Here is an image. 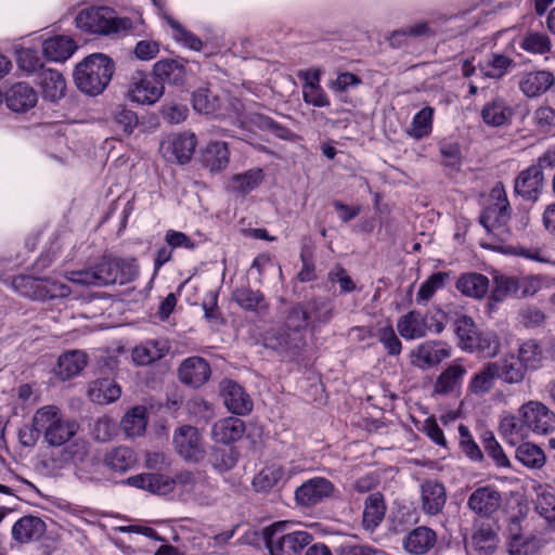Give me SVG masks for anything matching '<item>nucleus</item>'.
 Here are the masks:
<instances>
[{
    "instance_id": "obj_46",
    "label": "nucleus",
    "mask_w": 555,
    "mask_h": 555,
    "mask_svg": "<svg viewBox=\"0 0 555 555\" xmlns=\"http://www.w3.org/2000/svg\"><path fill=\"white\" fill-rule=\"evenodd\" d=\"M137 462L134 452L128 447H117L104 456V464L113 472L126 473Z\"/></svg>"
},
{
    "instance_id": "obj_56",
    "label": "nucleus",
    "mask_w": 555,
    "mask_h": 555,
    "mask_svg": "<svg viewBox=\"0 0 555 555\" xmlns=\"http://www.w3.org/2000/svg\"><path fill=\"white\" fill-rule=\"evenodd\" d=\"M434 34H435V31L430 28L428 23L417 22L413 25H409V26L402 27L398 30H395L391 34L390 42H391V44H400L406 38L431 36Z\"/></svg>"
},
{
    "instance_id": "obj_52",
    "label": "nucleus",
    "mask_w": 555,
    "mask_h": 555,
    "mask_svg": "<svg viewBox=\"0 0 555 555\" xmlns=\"http://www.w3.org/2000/svg\"><path fill=\"white\" fill-rule=\"evenodd\" d=\"M512 60L502 54H492L478 63L480 73L488 78L500 79L511 68Z\"/></svg>"
},
{
    "instance_id": "obj_5",
    "label": "nucleus",
    "mask_w": 555,
    "mask_h": 555,
    "mask_svg": "<svg viewBox=\"0 0 555 555\" xmlns=\"http://www.w3.org/2000/svg\"><path fill=\"white\" fill-rule=\"evenodd\" d=\"M76 26L89 34L104 36L125 35L132 29L128 17H118L114 10L107 7H92L81 10L76 18Z\"/></svg>"
},
{
    "instance_id": "obj_31",
    "label": "nucleus",
    "mask_w": 555,
    "mask_h": 555,
    "mask_svg": "<svg viewBox=\"0 0 555 555\" xmlns=\"http://www.w3.org/2000/svg\"><path fill=\"white\" fill-rule=\"evenodd\" d=\"M224 403L229 411L237 415L248 413L253 408V402L245 393L244 389L233 380L222 383Z\"/></svg>"
},
{
    "instance_id": "obj_17",
    "label": "nucleus",
    "mask_w": 555,
    "mask_h": 555,
    "mask_svg": "<svg viewBox=\"0 0 555 555\" xmlns=\"http://www.w3.org/2000/svg\"><path fill=\"white\" fill-rule=\"evenodd\" d=\"M502 496L494 486L475 489L467 500V507L479 517H491L501 506Z\"/></svg>"
},
{
    "instance_id": "obj_3",
    "label": "nucleus",
    "mask_w": 555,
    "mask_h": 555,
    "mask_svg": "<svg viewBox=\"0 0 555 555\" xmlns=\"http://www.w3.org/2000/svg\"><path fill=\"white\" fill-rule=\"evenodd\" d=\"M113 73V61L103 53H94L77 64L74 72L75 85L88 95H98L106 89Z\"/></svg>"
},
{
    "instance_id": "obj_30",
    "label": "nucleus",
    "mask_w": 555,
    "mask_h": 555,
    "mask_svg": "<svg viewBox=\"0 0 555 555\" xmlns=\"http://www.w3.org/2000/svg\"><path fill=\"white\" fill-rule=\"evenodd\" d=\"M77 50V44L73 38L65 35L51 37L43 41V55L53 62H64L68 60Z\"/></svg>"
},
{
    "instance_id": "obj_18",
    "label": "nucleus",
    "mask_w": 555,
    "mask_h": 555,
    "mask_svg": "<svg viewBox=\"0 0 555 555\" xmlns=\"http://www.w3.org/2000/svg\"><path fill=\"white\" fill-rule=\"evenodd\" d=\"M297 472L293 466L284 468L278 464L268 465L254 477L253 487L258 492H267L274 487L285 483Z\"/></svg>"
},
{
    "instance_id": "obj_43",
    "label": "nucleus",
    "mask_w": 555,
    "mask_h": 555,
    "mask_svg": "<svg viewBox=\"0 0 555 555\" xmlns=\"http://www.w3.org/2000/svg\"><path fill=\"white\" fill-rule=\"evenodd\" d=\"M465 374L466 369L462 364L453 362L437 377L434 386L435 392L446 395L453 391L461 384Z\"/></svg>"
},
{
    "instance_id": "obj_16",
    "label": "nucleus",
    "mask_w": 555,
    "mask_h": 555,
    "mask_svg": "<svg viewBox=\"0 0 555 555\" xmlns=\"http://www.w3.org/2000/svg\"><path fill=\"white\" fill-rule=\"evenodd\" d=\"M335 491V486L326 478L314 477L304 482L295 491V499L298 504L310 507L331 498Z\"/></svg>"
},
{
    "instance_id": "obj_25",
    "label": "nucleus",
    "mask_w": 555,
    "mask_h": 555,
    "mask_svg": "<svg viewBox=\"0 0 555 555\" xmlns=\"http://www.w3.org/2000/svg\"><path fill=\"white\" fill-rule=\"evenodd\" d=\"M46 530V522L41 518L24 516L13 525L11 533L15 542L27 544L39 540Z\"/></svg>"
},
{
    "instance_id": "obj_7",
    "label": "nucleus",
    "mask_w": 555,
    "mask_h": 555,
    "mask_svg": "<svg viewBox=\"0 0 555 555\" xmlns=\"http://www.w3.org/2000/svg\"><path fill=\"white\" fill-rule=\"evenodd\" d=\"M282 524L274 525L276 531ZM266 545L270 555H296L305 548V555H331L330 548L323 543H312V535L307 531H294L282 537H275V532L266 538Z\"/></svg>"
},
{
    "instance_id": "obj_24",
    "label": "nucleus",
    "mask_w": 555,
    "mask_h": 555,
    "mask_svg": "<svg viewBox=\"0 0 555 555\" xmlns=\"http://www.w3.org/2000/svg\"><path fill=\"white\" fill-rule=\"evenodd\" d=\"M555 81L553 73L548 70H532L524 73L518 81L520 91L528 98H535L545 93Z\"/></svg>"
},
{
    "instance_id": "obj_59",
    "label": "nucleus",
    "mask_w": 555,
    "mask_h": 555,
    "mask_svg": "<svg viewBox=\"0 0 555 555\" xmlns=\"http://www.w3.org/2000/svg\"><path fill=\"white\" fill-rule=\"evenodd\" d=\"M378 341L384 346L388 354L399 356L402 350V344L395 333L392 325L386 322L377 330Z\"/></svg>"
},
{
    "instance_id": "obj_14",
    "label": "nucleus",
    "mask_w": 555,
    "mask_h": 555,
    "mask_svg": "<svg viewBox=\"0 0 555 555\" xmlns=\"http://www.w3.org/2000/svg\"><path fill=\"white\" fill-rule=\"evenodd\" d=\"M196 147V138L193 133H171L167 135L159 146L163 157L171 163H188Z\"/></svg>"
},
{
    "instance_id": "obj_55",
    "label": "nucleus",
    "mask_w": 555,
    "mask_h": 555,
    "mask_svg": "<svg viewBox=\"0 0 555 555\" xmlns=\"http://www.w3.org/2000/svg\"><path fill=\"white\" fill-rule=\"evenodd\" d=\"M163 17L166 20L168 25L172 28L173 37L177 41L184 44L186 48L201 51L203 48V41L193 33L185 29L180 23L175 21L172 17L163 13Z\"/></svg>"
},
{
    "instance_id": "obj_20",
    "label": "nucleus",
    "mask_w": 555,
    "mask_h": 555,
    "mask_svg": "<svg viewBox=\"0 0 555 555\" xmlns=\"http://www.w3.org/2000/svg\"><path fill=\"white\" fill-rule=\"evenodd\" d=\"M211 371L208 362L201 357L185 359L179 367L180 380L191 387L197 388L210 377Z\"/></svg>"
},
{
    "instance_id": "obj_1",
    "label": "nucleus",
    "mask_w": 555,
    "mask_h": 555,
    "mask_svg": "<svg viewBox=\"0 0 555 555\" xmlns=\"http://www.w3.org/2000/svg\"><path fill=\"white\" fill-rule=\"evenodd\" d=\"M332 318L333 309L324 301L313 302L307 309L294 307L288 312L284 326L266 333L263 345L283 357L293 358L306 346V327L327 323Z\"/></svg>"
},
{
    "instance_id": "obj_19",
    "label": "nucleus",
    "mask_w": 555,
    "mask_h": 555,
    "mask_svg": "<svg viewBox=\"0 0 555 555\" xmlns=\"http://www.w3.org/2000/svg\"><path fill=\"white\" fill-rule=\"evenodd\" d=\"M177 486L191 494L195 500L204 501L211 493V485L207 475L202 470H184L176 476Z\"/></svg>"
},
{
    "instance_id": "obj_6",
    "label": "nucleus",
    "mask_w": 555,
    "mask_h": 555,
    "mask_svg": "<svg viewBox=\"0 0 555 555\" xmlns=\"http://www.w3.org/2000/svg\"><path fill=\"white\" fill-rule=\"evenodd\" d=\"M509 217V203L505 188L498 182L490 191L488 204L480 216V223L489 234L503 241L509 234L507 228Z\"/></svg>"
},
{
    "instance_id": "obj_54",
    "label": "nucleus",
    "mask_w": 555,
    "mask_h": 555,
    "mask_svg": "<svg viewBox=\"0 0 555 555\" xmlns=\"http://www.w3.org/2000/svg\"><path fill=\"white\" fill-rule=\"evenodd\" d=\"M516 459L528 468H541L545 464L543 450L534 443L524 442L516 449Z\"/></svg>"
},
{
    "instance_id": "obj_33",
    "label": "nucleus",
    "mask_w": 555,
    "mask_h": 555,
    "mask_svg": "<svg viewBox=\"0 0 555 555\" xmlns=\"http://www.w3.org/2000/svg\"><path fill=\"white\" fill-rule=\"evenodd\" d=\"M202 160L211 172L224 170L230 162V152L227 143L220 141L209 142L202 152Z\"/></svg>"
},
{
    "instance_id": "obj_58",
    "label": "nucleus",
    "mask_w": 555,
    "mask_h": 555,
    "mask_svg": "<svg viewBox=\"0 0 555 555\" xmlns=\"http://www.w3.org/2000/svg\"><path fill=\"white\" fill-rule=\"evenodd\" d=\"M102 463L99 457L87 455L76 468V476L82 481L100 480L102 477Z\"/></svg>"
},
{
    "instance_id": "obj_51",
    "label": "nucleus",
    "mask_w": 555,
    "mask_h": 555,
    "mask_svg": "<svg viewBox=\"0 0 555 555\" xmlns=\"http://www.w3.org/2000/svg\"><path fill=\"white\" fill-rule=\"evenodd\" d=\"M89 444L83 439L73 440L60 451V467L73 465L75 469L89 454Z\"/></svg>"
},
{
    "instance_id": "obj_40",
    "label": "nucleus",
    "mask_w": 555,
    "mask_h": 555,
    "mask_svg": "<svg viewBox=\"0 0 555 555\" xmlns=\"http://www.w3.org/2000/svg\"><path fill=\"white\" fill-rule=\"evenodd\" d=\"M39 79L46 98L51 101H57L64 96L66 81L60 72L51 68L43 69L39 75Z\"/></svg>"
},
{
    "instance_id": "obj_27",
    "label": "nucleus",
    "mask_w": 555,
    "mask_h": 555,
    "mask_svg": "<svg viewBox=\"0 0 555 555\" xmlns=\"http://www.w3.org/2000/svg\"><path fill=\"white\" fill-rule=\"evenodd\" d=\"M170 349L166 339H150L135 346L132 350V360L138 365H149L164 358Z\"/></svg>"
},
{
    "instance_id": "obj_61",
    "label": "nucleus",
    "mask_w": 555,
    "mask_h": 555,
    "mask_svg": "<svg viewBox=\"0 0 555 555\" xmlns=\"http://www.w3.org/2000/svg\"><path fill=\"white\" fill-rule=\"evenodd\" d=\"M238 452L234 448L217 449L211 457L212 466L220 473L231 470L237 464Z\"/></svg>"
},
{
    "instance_id": "obj_53",
    "label": "nucleus",
    "mask_w": 555,
    "mask_h": 555,
    "mask_svg": "<svg viewBox=\"0 0 555 555\" xmlns=\"http://www.w3.org/2000/svg\"><path fill=\"white\" fill-rule=\"evenodd\" d=\"M468 351H477L486 358H494L500 351V340L492 331H481L477 339L469 338Z\"/></svg>"
},
{
    "instance_id": "obj_50",
    "label": "nucleus",
    "mask_w": 555,
    "mask_h": 555,
    "mask_svg": "<svg viewBox=\"0 0 555 555\" xmlns=\"http://www.w3.org/2000/svg\"><path fill=\"white\" fill-rule=\"evenodd\" d=\"M263 180V172L260 168H253L243 173L232 176L230 189L240 194H247L255 190Z\"/></svg>"
},
{
    "instance_id": "obj_47",
    "label": "nucleus",
    "mask_w": 555,
    "mask_h": 555,
    "mask_svg": "<svg viewBox=\"0 0 555 555\" xmlns=\"http://www.w3.org/2000/svg\"><path fill=\"white\" fill-rule=\"evenodd\" d=\"M457 289L466 296L482 298L489 289V279L480 273L463 274L456 283Z\"/></svg>"
},
{
    "instance_id": "obj_41",
    "label": "nucleus",
    "mask_w": 555,
    "mask_h": 555,
    "mask_svg": "<svg viewBox=\"0 0 555 555\" xmlns=\"http://www.w3.org/2000/svg\"><path fill=\"white\" fill-rule=\"evenodd\" d=\"M498 543V535L490 527H480L465 542V546L467 552L491 554L495 551Z\"/></svg>"
},
{
    "instance_id": "obj_13",
    "label": "nucleus",
    "mask_w": 555,
    "mask_h": 555,
    "mask_svg": "<svg viewBox=\"0 0 555 555\" xmlns=\"http://www.w3.org/2000/svg\"><path fill=\"white\" fill-rule=\"evenodd\" d=\"M518 413L526 420L530 434L547 435L555 429V413L540 401L530 400L521 404Z\"/></svg>"
},
{
    "instance_id": "obj_45",
    "label": "nucleus",
    "mask_w": 555,
    "mask_h": 555,
    "mask_svg": "<svg viewBox=\"0 0 555 555\" xmlns=\"http://www.w3.org/2000/svg\"><path fill=\"white\" fill-rule=\"evenodd\" d=\"M12 286L16 293L24 297L47 300L48 293L42 288L44 286L42 278L20 275L13 280Z\"/></svg>"
},
{
    "instance_id": "obj_22",
    "label": "nucleus",
    "mask_w": 555,
    "mask_h": 555,
    "mask_svg": "<svg viewBox=\"0 0 555 555\" xmlns=\"http://www.w3.org/2000/svg\"><path fill=\"white\" fill-rule=\"evenodd\" d=\"M436 544V532L426 526L413 529L403 539V547L411 555H425L433 551Z\"/></svg>"
},
{
    "instance_id": "obj_63",
    "label": "nucleus",
    "mask_w": 555,
    "mask_h": 555,
    "mask_svg": "<svg viewBox=\"0 0 555 555\" xmlns=\"http://www.w3.org/2000/svg\"><path fill=\"white\" fill-rule=\"evenodd\" d=\"M483 448L488 456L493 460L498 467L509 468L511 461L505 454L503 448L498 442L492 434H489L483 438Z\"/></svg>"
},
{
    "instance_id": "obj_35",
    "label": "nucleus",
    "mask_w": 555,
    "mask_h": 555,
    "mask_svg": "<svg viewBox=\"0 0 555 555\" xmlns=\"http://www.w3.org/2000/svg\"><path fill=\"white\" fill-rule=\"evenodd\" d=\"M88 357L82 350H70L62 353L57 360L56 374L62 379L78 375L87 365Z\"/></svg>"
},
{
    "instance_id": "obj_39",
    "label": "nucleus",
    "mask_w": 555,
    "mask_h": 555,
    "mask_svg": "<svg viewBox=\"0 0 555 555\" xmlns=\"http://www.w3.org/2000/svg\"><path fill=\"white\" fill-rule=\"evenodd\" d=\"M516 358L528 371H535L543 364L544 350L537 340L527 339L518 345Z\"/></svg>"
},
{
    "instance_id": "obj_48",
    "label": "nucleus",
    "mask_w": 555,
    "mask_h": 555,
    "mask_svg": "<svg viewBox=\"0 0 555 555\" xmlns=\"http://www.w3.org/2000/svg\"><path fill=\"white\" fill-rule=\"evenodd\" d=\"M147 425V412L144 406H134L121 420V428L128 437H140Z\"/></svg>"
},
{
    "instance_id": "obj_4",
    "label": "nucleus",
    "mask_w": 555,
    "mask_h": 555,
    "mask_svg": "<svg viewBox=\"0 0 555 555\" xmlns=\"http://www.w3.org/2000/svg\"><path fill=\"white\" fill-rule=\"evenodd\" d=\"M34 421L40 429L44 442L52 447L66 444L79 429V425L54 404L39 408L34 414Z\"/></svg>"
},
{
    "instance_id": "obj_38",
    "label": "nucleus",
    "mask_w": 555,
    "mask_h": 555,
    "mask_svg": "<svg viewBox=\"0 0 555 555\" xmlns=\"http://www.w3.org/2000/svg\"><path fill=\"white\" fill-rule=\"evenodd\" d=\"M496 362H489L483 367L475 373L469 383L468 391L476 396H483L493 388L494 382L498 377Z\"/></svg>"
},
{
    "instance_id": "obj_28",
    "label": "nucleus",
    "mask_w": 555,
    "mask_h": 555,
    "mask_svg": "<svg viewBox=\"0 0 555 555\" xmlns=\"http://www.w3.org/2000/svg\"><path fill=\"white\" fill-rule=\"evenodd\" d=\"M245 433L244 422L234 416H229L216 422L211 428V439L215 442L229 444L237 441Z\"/></svg>"
},
{
    "instance_id": "obj_37",
    "label": "nucleus",
    "mask_w": 555,
    "mask_h": 555,
    "mask_svg": "<svg viewBox=\"0 0 555 555\" xmlns=\"http://www.w3.org/2000/svg\"><path fill=\"white\" fill-rule=\"evenodd\" d=\"M232 298L246 311L264 312L269 307L263 294L260 291L251 289L249 286L235 288Z\"/></svg>"
},
{
    "instance_id": "obj_29",
    "label": "nucleus",
    "mask_w": 555,
    "mask_h": 555,
    "mask_svg": "<svg viewBox=\"0 0 555 555\" xmlns=\"http://www.w3.org/2000/svg\"><path fill=\"white\" fill-rule=\"evenodd\" d=\"M421 498L423 512L427 515H437L446 504V489L437 481H425L421 487Z\"/></svg>"
},
{
    "instance_id": "obj_62",
    "label": "nucleus",
    "mask_w": 555,
    "mask_h": 555,
    "mask_svg": "<svg viewBox=\"0 0 555 555\" xmlns=\"http://www.w3.org/2000/svg\"><path fill=\"white\" fill-rule=\"evenodd\" d=\"M520 47L530 53L544 54L551 50V41L545 34L529 33L524 37Z\"/></svg>"
},
{
    "instance_id": "obj_2",
    "label": "nucleus",
    "mask_w": 555,
    "mask_h": 555,
    "mask_svg": "<svg viewBox=\"0 0 555 555\" xmlns=\"http://www.w3.org/2000/svg\"><path fill=\"white\" fill-rule=\"evenodd\" d=\"M138 274L135 259L103 258L95 267L69 272L66 280L85 286L124 285L132 282Z\"/></svg>"
},
{
    "instance_id": "obj_34",
    "label": "nucleus",
    "mask_w": 555,
    "mask_h": 555,
    "mask_svg": "<svg viewBox=\"0 0 555 555\" xmlns=\"http://www.w3.org/2000/svg\"><path fill=\"white\" fill-rule=\"evenodd\" d=\"M88 396L94 403L109 404L120 398L121 388L113 379L100 378L90 384Z\"/></svg>"
},
{
    "instance_id": "obj_32",
    "label": "nucleus",
    "mask_w": 555,
    "mask_h": 555,
    "mask_svg": "<svg viewBox=\"0 0 555 555\" xmlns=\"http://www.w3.org/2000/svg\"><path fill=\"white\" fill-rule=\"evenodd\" d=\"M37 100L36 91L24 82L14 85L5 95L8 107L14 112H24L34 107Z\"/></svg>"
},
{
    "instance_id": "obj_49",
    "label": "nucleus",
    "mask_w": 555,
    "mask_h": 555,
    "mask_svg": "<svg viewBox=\"0 0 555 555\" xmlns=\"http://www.w3.org/2000/svg\"><path fill=\"white\" fill-rule=\"evenodd\" d=\"M434 113L435 111L430 106H425L417 112L406 129V134L414 140L429 137L433 131Z\"/></svg>"
},
{
    "instance_id": "obj_60",
    "label": "nucleus",
    "mask_w": 555,
    "mask_h": 555,
    "mask_svg": "<svg viewBox=\"0 0 555 555\" xmlns=\"http://www.w3.org/2000/svg\"><path fill=\"white\" fill-rule=\"evenodd\" d=\"M447 278L448 273L437 272L430 275L426 281H424L421 284L416 295L417 302L428 301L434 296L436 291L443 287Z\"/></svg>"
},
{
    "instance_id": "obj_10",
    "label": "nucleus",
    "mask_w": 555,
    "mask_h": 555,
    "mask_svg": "<svg viewBox=\"0 0 555 555\" xmlns=\"http://www.w3.org/2000/svg\"><path fill=\"white\" fill-rule=\"evenodd\" d=\"M165 87L153 73L137 70L132 73L127 95L131 102L141 105H153L164 94Z\"/></svg>"
},
{
    "instance_id": "obj_8",
    "label": "nucleus",
    "mask_w": 555,
    "mask_h": 555,
    "mask_svg": "<svg viewBox=\"0 0 555 555\" xmlns=\"http://www.w3.org/2000/svg\"><path fill=\"white\" fill-rule=\"evenodd\" d=\"M444 328L443 313H422L417 310L409 311L397 321L399 335L405 340L420 339L434 332L439 334Z\"/></svg>"
},
{
    "instance_id": "obj_44",
    "label": "nucleus",
    "mask_w": 555,
    "mask_h": 555,
    "mask_svg": "<svg viewBox=\"0 0 555 555\" xmlns=\"http://www.w3.org/2000/svg\"><path fill=\"white\" fill-rule=\"evenodd\" d=\"M386 506L384 496L379 492L367 496L363 511V524L369 530H374L384 519Z\"/></svg>"
},
{
    "instance_id": "obj_23",
    "label": "nucleus",
    "mask_w": 555,
    "mask_h": 555,
    "mask_svg": "<svg viewBox=\"0 0 555 555\" xmlns=\"http://www.w3.org/2000/svg\"><path fill=\"white\" fill-rule=\"evenodd\" d=\"M480 115L486 125L502 127L511 122L514 109L504 98L496 96L482 106Z\"/></svg>"
},
{
    "instance_id": "obj_64",
    "label": "nucleus",
    "mask_w": 555,
    "mask_h": 555,
    "mask_svg": "<svg viewBox=\"0 0 555 555\" xmlns=\"http://www.w3.org/2000/svg\"><path fill=\"white\" fill-rule=\"evenodd\" d=\"M494 288L491 293V298L495 301H502L506 297L515 295L518 291V281L512 276H496Z\"/></svg>"
},
{
    "instance_id": "obj_21",
    "label": "nucleus",
    "mask_w": 555,
    "mask_h": 555,
    "mask_svg": "<svg viewBox=\"0 0 555 555\" xmlns=\"http://www.w3.org/2000/svg\"><path fill=\"white\" fill-rule=\"evenodd\" d=\"M128 486L147 490L155 494H167L177 486L176 478L163 474L143 473L129 477L126 480Z\"/></svg>"
},
{
    "instance_id": "obj_12",
    "label": "nucleus",
    "mask_w": 555,
    "mask_h": 555,
    "mask_svg": "<svg viewBox=\"0 0 555 555\" xmlns=\"http://www.w3.org/2000/svg\"><path fill=\"white\" fill-rule=\"evenodd\" d=\"M176 452L185 461L197 463L205 457L206 450L197 428L191 425L178 427L172 435Z\"/></svg>"
},
{
    "instance_id": "obj_57",
    "label": "nucleus",
    "mask_w": 555,
    "mask_h": 555,
    "mask_svg": "<svg viewBox=\"0 0 555 555\" xmlns=\"http://www.w3.org/2000/svg\"><path fill=\"white\" fill-rule=\"evenodd\" d=\"M455 333L460 340L462 349L468 351V340L477 339L481 330H478L472 318L467 315H460L455 321Z\"/></svg>"
},
{
    "instance_id": "obj_15",
    "label": "nucleus",
    "mask_w": 555,
    "mask_h": 555,
    "mask_svg": "<svg viewBox=\"0 0 555 555\" xmlns=\"http://www.w3.org/2000/svg\"><path fill=\"white\" fill-rule=\"evenodd\" d=\"M451 357V347L441 340H427L411 350V364L427 370Z\"/></svg>"
},
{
    "instance_id": "obj_26",
    "label": "nucleus",
    "mask_w": 555,
    "mask_h": 555,
    "mask_svg": "<svg viewBox=\"0 0 555 555\" xmlns=\"http://www.w3.org/2000/svg\"><path fill=\"white\" fill-rule=\"evenodd\" d=\"M499 434L511 446H517L530 436L526 420L519 413L503 415L499 425Z\"/></svg>"
},
{
    "instance_id": "obj_11",
    "label": "nucleus",
    "mask_w": 555,
    "mask_h": 555,
    "mask_svg": "<svg viewBox=\"0 0 555 555\" xmlns=\"http://www.w3.org/2000/svg\"><path fill=\"white\" fill-rule=\"evenodd\" d=\"M193 107L195 111L206 115H215L220 118H236L243 122L241 117L243 104L234 99L229 102V112H223L220 106L219 98L214 94L209 88L201 87L193 93Z\"/></svg>"
},
{
    "instance_id": "obj_9",
    "label": "nucleus",
    "mask_w": 555,
    "mask_h": 555,
    "mask_svg": "<svg viewBox=\"0 0 555 555\" xmlns=\"http://www.w3.org/2000/svg\"><path fill=\"white\" fill-rule=\"evenodd\" d=\"M554 166L555 154H543L535 164L519 172L515 179V192L525 199L535 202L543 189V169Z\"/></svg>"
},
{
    "instance_id": "obj_42",
    "label": "nucleus",
    "mask_w": 555,
    "mask_h": 555,
    "mask_svg": "<svg viewBox=\"0 0 555 555\" xmlns=\"http://www.w3.org/2000/svg\"><path fill=\"white\" fill-rule=\"evenodd\" d=\"M498 365V377L506 384H519L526 377L528 371L521 363L515 358L513 353L505 356L501 361H495Z\"/></svg>"
},
{
    "instance_id": "obj_36",
    "label": "nucleus",
    "mask_w": 555,
    "mask_h": 555,
    "mask_svg": "<svg viewBox=\"0 0 555 555\" xmlns=\"http://www.w3.org/2000/svg\"><path fill=\"white\" fill-rule=\"evenodd\" d=\"M162 83L182 85L185 79V67L180 61L160 60L153 65V72Z\"/></svg>"
}]
</instances>
